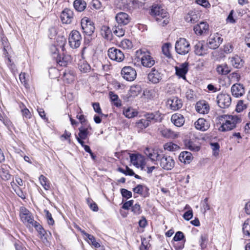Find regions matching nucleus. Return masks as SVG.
I'll list each match as a JSON object with an SVG mask.
<instances>
[{
	"label": "nucleus",
	"mask_w": 250,
	"mask_h": 250,
	"mask_svg": "<svg viewBox=\"0 0 250 250\" xmlns=\"http://www.w3.org/2000/svg\"><path fill=\"white\" fill-rule=\"evenodd\" d=\"M175 48L178 54L184 55L189 52L190 50V46L186 39L180 38L176 41Z\"/></svg>",
	"instance_id": "3"
},
{
	"label": "nucleus",
	"mask_w": 250,
	"mask_h": 250,
	"mask_svg": "<svg viewBox=\"0 0 250 250\" xmlns=\"http://www.w3.org/2000/svg\"><path fill=\"white\" fill-rule=\"evenodd\" d=\"M123 78L127 81H133L136 78L137 73L134 68L131 66H125L121 70Z\"/></svg>",
	"instance_id": "7"
},
{
	"label": "nucleus",
	"mask_w": 250,
	"mask_h": 250,
	"mask_svg": "<svg viewBox=\"0 0 250 250\" xmlns=\"http://www.w3.org/2000/svg\"><path fill=\"white\" fill-rule=\"evenodd\" d=\"M223 118L224 121L218 128L219 131L222 132L233 129L242 121L241 117L237 115H225Z\"/></svg>",
	"instance_id": "2"
},
{
	"label": "nucleus",
	"mask_w": 250,
	"mask_h": 250,
	"mask_svg": "<svg viewBox=\"0 0 250 250\" xmlns=\"http://www.w3.org/2000/svg\"><path fill=\"white\" fill-rule=\"evenodd\" d=\"M88 243L92 245L95 248H98L100 247V244L96 242L95 238L92 235H88L87 238Z\"/></svg>",
	"instance_id": "50"
},
{
	"label": "nucleus",
	"mask_w": 250,
	"mask_h": 250,
	"mask_svg": "<svg viewBox=\"0 0 250 250\" xmlns=\"http://www.w3.org/2000/svg\"><path fill=\"white\" fill-rule=\"evenodd\" d=\"M142 56L141 57V63L144 67H151L155 63V61L150 55L149 53H141Z\"/></svg>",
	"instance_id": "18"
},
{
	"label": "nucleus",
	"mask_w": 250,
	"mask_h": 250,
	"mask_svg": "<svg viewBox=\"0 0 250 250\" xmlns=\"http://www.w3.org/2000/svg\"><path fill=\"white\" fill-rule=\"evenodd\" d=\"M112 31L116 36L122 37L125 35V29L122 27V25L118 24L117 26L115 25L112 28Z\"/></svg>",
	"instance_id": "38"
},
{
	"label": "nucleus",
	"mask_w": 250,
	"mask_h": 250,
	"mask_svg": "<svg viewBox=\"0 0 250 250\" xmlns=\"http://www.w3.org/2000/svg\"><path fill=\"white\" fill-rule=\"evenodd\" d=\"M74 8L78 12L83 11L86 7V3L83 0H75L73 2Z\"/></svg>",
	"instance_id": "35"
},
{
	"label": "nucleus",
	"mask_w": 250,
	"mask_h": 250,
	"mask_svg": "<svg viewBox=\"0 0 250 250\" xmlns=\"http://www.w3.org/2000/svg\"><path fill=\"white\" fill-rule=\"evenodd\" d=\"M230 62L232 65L236 68H240L243 66V60L238 55L229 58Z\"/></svg>",
	"instance_id": "32"
},
{
	"label": "nucleus",
	"mask_w": 250,
	"mask_h": 250,
	"mask_svg": "<svg viewBox=\"0 0 250 250\" xmlns=\"http://www.w3.org/2000/svg\"><path fill=\"white\" fill-rule=\"evenodd\" d=\"M100 33L102 36L107 40H111L112 38V31L110 28L106 25L101 27Z\"/></svg>",
	"instance_id": "29"
},
{
	"label": "nucleus",
	"mask_w": 250,
	"mask_h": 250,
	"mask_svg": "<svg viewBox=\"0 0 250 250\" xmlns=\"http://www.w3.org/2000/svg\"><path fill=\"white\" fill-rule=\"evenodd\" d=\"M118 171L125 174V175L133 176L134 175L133 171L130 169L127 166H126L125 169H124L121 167L118 168Z\"/></svg>",
	"instance_id": "51"
},
{
	"label": "nucleus",
	"mask_w": 250,
	"mask_h": 250,
	"mask_svg": "<svg viewBox=\"0 0 250 250\" xmlns=\"http://www.w3.org/2000/svg\"><path fill=\"white\" fill-rule=\"evenodd\" d=\"M175 70L176 74L177 76L185 79L186 74L188 71V63L184 62L180 65L179 66H176Z\"/></svg>",
	"instance_id": "24"
},
{
	"label": "nucleus",
	"mask_w": 250,
	"mask_h": 250,
	"mask_svg": "<svg viewBox=\"0 0 250 250\" xmlns=\"http://www.w3.org/2000/svg\"><path fill=\"white\" fill-rule=\"evenodd\" d=\"M120 45L124 49H129L132 46V42L127 39H125L121 42Z\"/></svg>",
	"instance_id": "54"
},
{
	"label": "nucleus",
	"mask_w": 250,
	"mask_h": 250,
	"mask_svg": "<svg viewBox=\"0 0 250 250\" xmlns=\"http://www.w3.org/2000/svg\"><path fill=\"white\" fill-rule=\"evenodd\" d=\"M171 120L172 123L178 127L182 126L185 123V118L181 114H174L171 116Z\"/></svg>",
	"instance_id": "25"
},
{
	"label": "nucleus",
	"mask_w": 250,
	"mask_h": 250,
	"mask_svg": "<svg viewBox=\"0 0 250 250\" xmlns=\"http://www.w3.org/2000/svg\"><path fill=\"white\" fill-rule=\"evenodd\" d=\"M196 109L200 114H207L209 112V106L205 101H199L196 103Z\"/></svg>",
	"instance_id": "22"
},
{
	"label": "nucleus",
	"mask_w": 250,
	"mask_h": 250,
	"mask_svg": "<svg viewBox=\"0 0 250 250\" xmlns=\"http://www.w3.org/2000/svg\"><path fill=\"white\" fill-rule=\"evenodd\" d=\"M231 91L233 96L235 97H239L245 93V88L242 84L235 83L231 86Z\"/></svg>",
	"instance_id": "21"
},
{
	"label": "nucleus",
	"mask_w": 250,
	"mask_h": 250,
	"mask_svg": "<svg viewBox=\"0 0 250 250\" xmlns=\"http://www.w3.org/2000/svg\"><path fill=\"white\" fill-rule=\"evenodd\" d=\"M130 162L136 167H141L142 169L145 168L146 165L147 159L145 158L144 156L140 154H131L130 155Z\"/></svg>",
	"instance_id": "5"
},
{
	"label": "nucleus",
	"mask_w": 250,
	"mask_h": 250,
	"mask_svg": "<svg viewBox=\"0 0 250 250\" xmlns=\"http://www.w3.org/2000/svg\"><path fill=\"white\" fill-rule=\"evenodd\" d=\"M150 14L152 16L154 17L158 23L162 26L166 25L169 22V15L161 6H152Z\"/></svg>",
	"instance_id": "1"
},
{
	"label": "nucleus",
	"mask_w": 250,
	"mask_h": 250,
	"mask_svg": "<svg viewBox=\"0 0 250 250\" xmlns=\"http://www.w3.org/2000/svg\"><path fill=\"white\" fill-rule=\"evenodd\" d=\"M185 144L186 147L191 151L197 152L200 149V146L194 144L191 140H186Z\"/></svg>",
	"instance_id": "37"
},
{
	"label": "nucleus",
	"mask_w": 250,
	"mask_h": 250,
	"mask_svg": "<svg viewBox=\"0 0 250 250\" xmlns=\"http://www.w3.org/2000/svg\"><path fill=\"white\" fill-rule=\"evenodd\" d=\"M144 118L148 122L149 125L151 122H157L161 120L160 114L158 112L146 113L144 114Z\"/></svg>",
	"instance_id": "27"
},
{
	"label": "nucleus",
	"mask_w": 250,
	"mask_h": 250,
	"mask_svg": "<svg viewBox=\"0 0 250 250\" xmlns=\"http://www.w3.org/2000/svg\"><path fill=\"white\" fill-rule=\"evenodd\" d=\"M194 52L198 56H204L208 53V47L203 42H197L194 45Z\"/></svg>",
	"instance_id": "17"
},
{
	"label": "nucleus",
	"mask_w": 250,
	"mask_h": 250,
	"mask_svg": "<svg viewBox=\"0 0 250 250\" xmlns=\"http://www.w3.org/2000/svg\"><path fill=\"white\" fill-rule=\"evenodd\" d=\"M148 188L146 186L142 185H138L133 188V191L134 193L139 194L144 197L148 196Z\"/></svg>",
	"instance_id": "26"
},
{
	"label": "nucleus",
	"mask_w": 250,
	"mask_h": 250,
	"mask_svg": "<svg viewBox=\"0 0 250 250\" xmlns=\"http://www.w3.org/2000/svg\"><path fill=\"white\" fill-rule=\"evenodd\" d=\"M184 238V233L181 231H178L176 233L173 240L175 241H180Z\"/></svg>",
	"instance_id": "61"
},
{
	"label": "nucleus",
	"mask_w": 250,
	"mask_h": 250,
	"mask_svg": "<svg viewBox=\"0 0 250 250\" xmlns=\"http://www.w3.org/2000/svg\"><path fill=\"white\" fill-rule=\"evenodd\" d=\"M229 78L231 82H239L240 80V75L237 72H233L229 75Z\"/></svg>",
	"instance_id": "55"
},
{
	"label": "nucleus",
	"mask_w": 250,
	"mask_h": 250,
	"mask_svg": "<svg viewBox=\"0 0 250 250\" xmlns=\"http://www.w3.org/2000/svg\"><path fill=\"white\" fill-rule=\"evenodd\" d=\"M123 114L126 118H131L136 116L138 114V112L134 109L129 107L124 109Z\"/></svg>",
	"instance_id": "39"
},
{
	"label": "nucleus",
	"mask_w": 250,
	"mask_h": 250,
	"mask_svg": "<svg viewBox=\"0 0 250 250\" xmlns=\"http://www.w3.org/2000/svg\"><path fill=\"white\" fill-rule=\"evenodd\" d=\"M121 193L122 196L125 198L129 199L132 197V192L125 188H122Z\"/></svg>",
	"instance_id": "58"
},
{
	"label": "nucleus",
	"mask_w": 250,
	"mask_h": 250,
	"mask_svg": "<svg viewBox=\"0 0 250 250\" xmlns=\"http://www.w3.org/2000/svg\"><path fill=\"white\" fill-rule=\"evenodd\" d=\"M13 189L17 193V194L22 199H24L25 198V196L21 189L18 187L16 186L15 188H13Z\"/></svg>",
	"instance_id": "64"
},
{
	"label": "nucleus",
	"mask_w": 250,
	"mask_h": 250,
	"mask_svg": "<svg viewBox=\"0 0 250 250\" xmlns=\"http://www.w3.org/2000/svg\"><path fill=\"white\" fill-rule=\"evenodd\" d=\"M159 160L160 166L165 170H171L174 167L175 161L170 156L163 155L160 158Z\"/></svg>",
	"instance_id": "8"
},
{
	"label": "nucleus",
	"mask_w": 250,
	"mask_h": 250,
	"mask_svg": "<svg viewBox=\"0 0 250 250\" xmlns=\"http://www.w3.org/2000/svg\"><path fill=\"white\" fill-rule=\"evenodd\" d=\"M194 126L197 130L204 132L209 129L210 123L209 121L200 118L194 123Z\"/></svg>",
	"instance_id": "12"
},
{
	"label": "nucleus",
	"mask_w": 250,
	"mask_h": 250,
	"mask_svg": "<svg viewBox=\"0 0 250 250\" xmlns=\"http://www.w3.org/2000/svg\"><path fill=\"white\" fill-rule=\"evenodd\" d=\"M107 54L111 60L117 62H121L125 59L124 53L121 50L115 47L108 49Z\"/></svg>",
	"instance_id": "4"
},
{
	"label": "nucleus",
	"mask_w": 250,
	"mask_h": 250,
	"mask_svg": "<svg viewBox=\"0 0 250 250\" xmlns=\"http://www.w3.org/2000/svg\"><path fill=\"white\" fill-rule=\"evenodd\" d=\"M210 146L212 150V154L214 156L218 155L220 151V146L218 143H210Z\"/></svg>",
	"instance_id": "46"
},
{
	"label": "nucleus",
	"mask_w": 250,
	"mask_h": 250,
	"mask_svg": "<svg viewBox=\"0 0 250 250\" xmlns=\"http://www.w3.org/2000/svg\"><path fill=\"white\" fill-rule=\"evenodd\" d=\"M137 125L138 127H139L142 129H143L144 128H146L149 125L148 122L146 121V119H145L144 118L140 120L137 123Z\"/></svg>",
	"instance_id": "53"
},
{
	"label": "nucleus",
	"mask_w": 250,
	"mask_h": 250,
	"mask_svg": "<svg viewBox=\"0 0 250 250\" xmlns=\"http://www.w3.org/2000/svg\"><path fill=\"white\" fill-rule=\"evenodd\" d=\"M109 96L111 101L114 102V104L115 106L119 107L121 105V104L119 100L117 95L111 91L109 92Z\"/></svg>",
	"instance_id": "45"
},
{
	"label": "nucleus",
	"mask_w": 250,
	"mask_h": 250,
	"mask_svg": "<svg viewBox=\"0 0 250 250\" xmlns=\"http://www.w3.org/2000/svg\"><path fill=\"white\" fill-rule=\"evenodd\" d=\"M195 2L205 8H208L210 6L208 1L206 0H196Z\"/></svg>",
	"instance_id": "62"
},
{
	"label": "nucleus",
	"mask_w": 250,
	"mask_h": 250,
	"mask_svg": "<svg viewBox=\"0 0 250 250\" xmlns=\"http://www.w3.org/2000/svg\"><path fill=\"white\" fill-rule=\"evenodd\" d=\"M201 208L204 210V212H206L207 210L210 209V207L208 204V198H206L204 201L201 202Z\"/></svg>",
	"instance_id": "59"
},
{
	"label": "nucleus",
	"mask_w": 250,
	"mask_h": 250,
	"mask_svg": "<svg viewBox=\"0 0 250 250\" xmlns=\"http://www.w3.org/2000/svg\"><path fill=\"white\" fill-rule=\"evenodd\" d=\"M217 104L222 108L228 107L231 104V99L229 95L220 94L217 97Z\"/></svg>",
	"instance_id": "10"
},
{
	"label": "nucleus",
	"mask_w": 250,
	"mask_h": 250,
	"mask_svg": "<svg viewBox=\"0 0 250 250\" xmlns=\"http://www.w3.org/2000/svg\"><path fill=\"white\" fill-rule=\"evenodd\" d=\"M200 17L199 13L198 11H190L186 15L185 19L188 22L193 24L199 20Z\"/></svg>",
	"instance_id": "23"
},
{
	"label": "nucleus",
	"mask_w": 250,
	"mask_h": 250,
	"mask_svg": "<svg viewBox=\"0 0 250 250\" xmlns=\"http://www.w3.org/2000/svg\"><path fill=\"white\" fill-rule=\"evenodd\" d=\"M164 148L166 150L174 151L179 149L180 147L172 142H168L164 145Z\"/></svg>",
	"instance_id": "44"
},
{
	"label": "nucleus",
	"mask_w": 250,
	"mask_h": 250,
	"mask_svg": "<svg viewBox=\"0 0 250 250\" xmlns=\"http://www.w3.org/2000/svg\"><path fill=\"white\" fill-rule=\"evenodd\" d=\"M82 37L80 33L77 30H73L69 35V43L71 47L77 48L80 46Z\"/></svg>",
	"instance_id": "6"
},
{
	"label": "nucleus",
	"mask_w": 250,
	"mask_h": 250,
	"mask_svg": "<svg viewBox=\"0 0 250 250\" xmlns=\"http://www.w3.org/2000/svg\"><path fill=\"white\" fill-rule=\"evenodd\" d=\"M131 209L132 211L135 214H139L142 212L140 205L138 204H135L133 206Z\"/></svg>",
	"instance_id": "63"
},
{
	"label": "nucleus",
	"mask_w": 250,
	"mask_h": 250,
	"mask_svg": "<svg viewBox=\"0 0 250 250\" xmlns=\"http://www.w3.org/2000/svg\"><path fill=\"white\" fill-rule=\"evenodd\" d=\"M71 57L70 55H63L62 57L57 55L56 61L61 66H66L70 62Z\"/></svg>",
	"instance_id": "34"
},
{
	"label": "nucleus",
	"mask_w": 250,
	"mask_h": 250,
	"mask_svg": "<svg viewBox=\"0 0 250 250\" xmlns=\"http://www.w3.org/2000/svg\"><path fill=\"white\" fill-rule=\"evenodd\" d=\"M162 135L167 138H174L177 137V134L170 129L165 128L161 131Z\"/></svg>",
	"instance_id": "43"
},
{
	"label": "nucleus",
	"mask_w": 250,
	"mask_h": 250,
	"mask_svg": "<svg viewBox=\"0 0 250 250\" xmlns=\"http://www.w3.org/2000/svg\"><path fill=\"white\" fill-rule=\"evenodd\" d=\"M92 128L89 124L85 126H82L79 128V132L78 137L82 139H85L89 135V130H91Z\"/></svg>",
	"instance_id": "31"
},
{
	"label": "nucleus",
	"mask_w": 250,
	"mask_h": 250,
	"mask_svg": "<svg viewBox=\"0 0 250 250\" xmlns=\"http://www.w3.org/2000/svg\"><path fill=\"white\" fill-rule=\"evenodd\" d=\"M45 215V218L47 220V223L49 225H53L54 224V220L52 217L51 214L46 209L44 210Z\"/></svg>",
	"instance_id": "52"
},
{
	"label": "nucleus",
	"mask_w": 250,
	"mask_h": 250,
	"mask_svg": "<svg viewBox=\"0 0 250 250\" xmlns=\"http://www.w3.org/2000/svg\"><path fill=\"white\" fill-rule=\"evenodd\" d=\"M39 181L45 190H49L51 188V186L47 178L44 175H41L39 177Z\"/></svg>",
	"instance_id": "40"
},
{
	"label": "nucleus",
	"mask_w": 250,
	"mask_h": 250,
	"mask_svg": "<svg viewBox=\"0 0 250 250\" xmlns=\"http://www.w3.org/2000/svg\"><path fill=\"white\" fill-rule=\"evenodd\" d=\"M242 230L245 236L250 237V219H247L245 221L243 225Z\"/></svg>",
	"instance_id": "42"
},
{
	"label": "nucleus",
	"mask_w": 250,
	"mask_h": 250,
	"mask_svg": "<svg viewBox=\"0 0 250 250\" xmlns=\"http://www.w3.org/2000/svg\"><path fill=\"white\" fill-rule=\"evenodd\" d=\"M162 75L154 68H153L148 74V79L153 83H158L162 79Z\"/></svg>",
	"instance_id": "19"
},
{
	"label": "nucleus",
	"mask_w": 250,
	"mask_h": 250,
	"mask_svg": "<svg viewBox=\"0 0 250 250\" xmlns=\"http://www.w3.org/2000/svg\"><path fill=\"white\" fill-rule=\"evenodd\" d=\"M141 92V87L140 86L132 85L130 87L129 90L128 95L129 97H135L140 94Z\"/></svg>",
	"instance_id": "36"
},
{
	"label": "nucleus",
	"mask_w": 250,
	"mask_h": 250,
	"mask_svg": "<svg viewBox=\"0 0 250 250\" xmlns=\"http://www.w3.org/2000/svg\"><path fill=\"white\" fill-rule=\"evenodd\" d=\"M115 20L118 24L126 25L130 21L131 18L127 13L121 12L116 14Z\"/></svg>",
	"instance_id": "14"
},
{
	"label": "nucleus",
	"mask_w": 250,
	"mask_h": 250,
	"mask_svg": "<svg viewBox=\"0 0 250 250\" xmlns=\"http://www.w3.org/2000/svg\"><path fill=\"white\" fill-rule=\"evenodd\" d=\"M92 106L94 111L101 115V117L105 116L104 114H103L102 109L100 107V104L98 103H94L92 104Z\"/></svg>",
	"instance_id": "57"
},
{
	"label": "nucleus",
	"mask_w": 250,
	"mask_h": 250,
	"mask_svg": "<svg viewBox=\"0 0 250 250\" xmlns=\"http://www.w3.org/2000/svg\"><path fill=\"white\" fill-rule=\"evenodd\" d=\"M246 108V105L243 103V101H238L236 108V111L237 112H241L244 109Z\"/></svg>",
	"instance_id": "60"
},
{
	"label": "nucleus",
	"mask_w": 250,
	"mask_h": 250,
	"mask_svg": "<svg viewBox=\"0 0 250 250\" xmlns=\"http://www.w3.org/2000/svg\"><path fill=\"white\" fill-rule=\"evenodd\" d=\"M144 152L146 155L152 161L154 162L159 160L161 157L160 155L157 150L146 147L144 149Z\"/></svg>",
	"instance_id": "20"
},
{
	"label": "nucleus",
	"mask_w": 250,
	"mask_h": 250,
	"mask_svg": "<svg viewBox=\"0 0 250 250\" xmlns=\"http://www.w3.org/2000/svg\"><path fill=\"white\" fill-rule=\"evenodd\" d=\"M81 26L83 31L87 36L91 35L95 30V26L88 18H83L81 21Z\"/></svg>",
	"instance_id": "9"
},
{
	"label": "nucleus",
	"mask_w": 250,
	"mask_h": 250,
	"mask_svg": "<svg viewBox=\"0 0 250 250\" xmlns=\"http://www.w3.org/2000/svg\"><path fill=\"white\" fill-rule=\"evenodd\" d=\"M193 30L197 35L207 34L209 30V25L207 22L202 21L196 25Z\"/></svg>",
	"instance_id": "13"
},
{
	"label": "nucleus",
	"mask_w": 250,
	"mask_h": 250,
	"mask_svg": "<svg viewBox=\"0 0 250 250\" xmlns=\"http://www.w3.org/2000/svg\"><path fill=\"white\" fill-rule=\"evenodd\" d=\"M171 47V45L170 43H166L162 46V52L163 54L168 58L171 57V54L169 51L170 48Z\"/></svg>",
	"instance_id": "47"
},
{
	"label": "nucleus",
	"mask_w": 250,
	"mask_h": 250,
	"mask_svg": "<svg viewBox=\"0 0 250 250\" xmlns=\"http://www.w3.org/2000/svg\"><path fill=\"white\" fill-rule=\"evenodd\" d=\"M78 68L81 72L87 73L89 72L91 69L89 64L83 59L80 60L78 62Z\"/></svg>",
	"instance_id": "33"
},
{
	"label": "nucleus",
	"mask_w": 250,
	"mask_h": 250,
	"mask_svg": "<svg viewBox=\"0 0 250 250\" xmlns=\"http://www.w3.org/2000/svg\"><path fill=\"white\" fill-rule=\"evenodd\" d=\"M193 159L192 154L188 151H183L179 156V161L184 164H189Z\"/></svg>",
	"instance_id": "28"
},
{
	"label": "nucleus",
	"mask_w": 250,
	"mask_h": 250,
	"mask_svg": "<svg viewBox=\"0 0 250 250\" xmlns=\"http://www.w3.org/2000/svg\"><path fill=\"white\" fill-rule=\"evenodd\" d=\"M21 219L24 223H27L31 226L35 224L36 222L34 221L33 216L31 212H29L27 213V215L22 216Z\"/></svg>",
	"instance_id": "41"
},
{
	"label": "nucleus",
	"mask_w": 250,
	"mask_h": 250,
	"mask_svg": "<svg viewBox=\"0 0 250 250\" xmlns=\"http://www.w3.org/2000/svg\"><path fill=\"white\" fill-rule=\"evenodd\" d=\"M167 104L171 110L175 111L182 107L183 103L181 99L176 97H173L167 100Z\"/></svg>",
	"instance_id": "15"
},
{
	"label": "nucleus",
	"mask_w": 250,
	"mask_h": 250,
	"mask_svg": "<svg viewBox=\"0 0 250 250\" xmlns=\"http://www.w3.org/2000/svg\"><path fill=\"white\" fill-rule=\"evenodd\" d=\"M216 71L219 75H226L230 72V69L226 63L218 64Z\"/></svg>",
	"instance_id": "30"
},
{
	"label": "nucleus",
	"mask_w": 250,
	"mask_h": 250,
	"mask_svg": "<svg viewBox=\"0 0 250 250\" xmlns=\"http://www.w3.org/2000/svg\"><path fill=\"white\" fill-rule=\"evenodd\" d=\"M73 16V11L70 9L66 8L62 11L61 19L63 23L69 24L72 21Z\"/></svg>",
	"instance_id": "16"
},
{
	"label": "nucleus",
	"mask_w": 250,
	"mask_h": 250,
	"mask_svg": "<svg viewBox=\"0 0 250 250\" xmlns=\"http://www.w3.org/2000/svg\"><path fill=\"white\" fill-rule=\"evenodd\" d=\"M223 39L221 38L218 33L210 35L208 40V44L210 49H214L218 47L222 43Z\"/></svg>",
	"instance_id": "11"
},
{
	"label": "nucleus",
	"mask_w": 250,
	"mask_h": 250,
	"mask_svg": "<svg viewBox=\"0 0 250 250\" xmlns=\"http://www.w3.org/2000/svg\"><path fill=\"white\" fill-rule=\"evenodd\" d=\"M91 5L93 9L100 10L102 8V4L99 0H92Z\"/></svg>",
	"instance_id": "56"
},
{
	"label": "nucleus",
	"mask_w": 250,
	"mask_h": 250,
	"mask_svg": "<svg viewBox=\"0 0 250 250\" xmlns=\"http://www.w3.org/2000/svg\"><path fill=\"white\" fill-rule=\"evenodd\" d=\"M32 226L34 227L36 229L41 237L44 235L45 232V230L39 223L35 222V224H34Z\"/></svg>",
	"instance_id": "49"
},
{
	"label": "nucleus",
	"mask_w": 250,
	"mask_h": 250,
	"mask_svg": "<svg viewBox=\"0 0 250 250\" xmlns=\"http://www.w3.org/2000/svg\"><path fill=\"white\" fill-rule=\"evenodd\" d=\"M63 78L64 81H66L67 83H69L74 80V76L70 71H65L63 73Z\"/></svg>",
	"instance_id": "48"
}]
</instances>
